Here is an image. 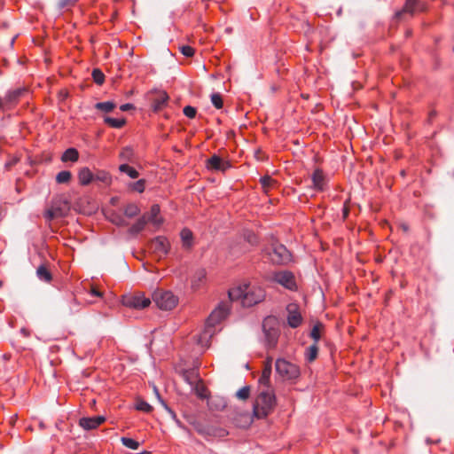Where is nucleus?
<instances>
[{
    "label": "nucleus",
    "mask_w": 454,
    "mask_h": 454,
    "mask_svg": "<svg viewBox=\"0 0 454 454\" xmlns=\"http://www.w3.org/2000/svg\"><path fill=\"white\" fill-rule=\"evenodd\" d=\"M228 295L231 301L241 299L243 306L252 307L264 300L265 291L260 286L244 283L229 290Z\"/></svg>",
    "instance_id": "nucleus-1"
},
{
    "label": "nucleus",
    "mask_w": 454,
    "mask_h": 454,
    "mask_svg": "<svg viewBox=\"0 0 454 454\" xmlns=\"http://www.w3.org/2000/svg\"><path fill=\"white\" fill-rule=\"evenodd\" d=\"M229 312L230 305L228 302L219 303V305L208 316L206 321L205 330L197 340L198 342L202 343V339L207 340L208 338H211L215 333L214 327L225 319ZM207 342L208 340L206 341L204 346H207Z\"/></svg>",
    "instance_id": "nucleus-2"
},
{
    "label": "nucleus",
    "mask_w": 454,
    "mask_h": 454,
    "mask_svg": "<svg viewBox=\"0 0 454 454\" xmlns=\"http://www.w3.org/2000/svg\"><path fill=\"white\" fill-rule=\"evenodd\" d=\"M176 372L178 373L183 380L187 382L192 390L200 399H206L208 397V390L202 380L200 378L199 368L192 367L189 369L176 368Z\"/></svg>",
    "instance_id": "nucleus-3"
},
{
    "label": "nucleus",
    "mask_w": 454,
    "mask_h": 454,
    "mask_svg": "<svg viewBox=\"0 0 454 454\" xmlns=\"http://www.w3.org/2000/svg\"><path fill=\"white\" fill-rule=\"evenodd\" d=\"M276 406V397L273 391L261 392L254 404V416L257 419H264L269 416Z\"/></svg>",
    "instance_id": "nucleus-4"
},
{
    "label": "nucleus",
    "mask_w": 454,
    "mask_h": 454,
    "mask_svg": "<svg viewBox=\"0 0 454 454\" xmlns=\"http://www.w3.org/2000/svg\"><path fill=\"white\" fill-rule=\"evenodd\" d=\"M160 207L159 205H153L149 214H145L139 218L129 229V233L136 235L145 230L147 223H151L154 228L153 231L157 230L162 223V218L159 216Z\"/></svg>",
    "instance_id": "nucleus-5"
},
{
    "label": "nucleus",
    "mask_w": 454,
    "mask_h": 454,
    "mask_svg": "<svg viewBox=\"0 0 454 454\" xmlns=\"http://www.w3.org/2000/svg\"><path fill=\"white\" fill-rule=\"evenodd\" d=\"M275 369L278 375L283 380H295L301 375L300 367L284 358H278L276 360Z\"/></svg>",
    "instance_id": "nucleus-6"
},
{
    "label": "nucleus",
    "mask_w": 454,
    "mask_h": 454,
    "mask_svg": "<svg viewBox=\"0 0 454 454\" xmlns=\"http://www.w3.org/2000/svg\"><path fill=\"white\" fill-rule=\"evenodd\" d=\"M69 210L68 201L62 197H57L52 200L50 207L45 211L44 217L47 221L65 217Z\"/></svg>",
    "instance_id": "nucleus-7"
},
{
    "label": "nucleus",
    "mask_w": 454,
    "mask_h": 454,
    "mask_svg": "<svg viewBox=\"0 0 454 454\" xmlns=\"http://www.w3.org/2000/svg\"><path fill=\"white\" fill-rule=\"evenodd\" d=\"M121 302L124 306L134 309H143L151 304V299L145 296L143 293L123 295Z\"/></svg>",
    "instance_id": "nucleus-8"
},
{
    "label": "nucleus",
    "mask_w": 454,
    "mask_h": 454,
    "mask_svg": "<svg viewBox=\"0 0 454 454\" xmlns=\"http://www.w3.org/2000/svg\"><path fill=\"white\" fill-rule=\"evenodd\" d=\"M274 322V317H267L264 319L262 324L266 345L269 348H274L277 346L279 337V330L276 327L270 326L271 323Z\"/></svg>",
    "instance_id": "nucleus-9"
},
{
    "label": "nucleus",
    "mask_w": 454,
    "mask_h": 454,
    "mask_svg": "<svg viewBox=\"0 0 454 454\" xmlns=\"http://www.w3.org/2000/svg\"><path fill=\"white\" fill-rule=\"evenodd\" d=\"M152 300L161 310L170 309V292L163 286H157L152 294Z\"/></svg>",
    "instance_id": "nucleus-10"
},
{
    "label": "nucleus",
    "mask_w": 454,
    "mask_h": 454,
    "mask_svg": "<svg viewBox=\"0 0 454 454\" xmlns=\"http://www.w3.org/2000/svg\"><path fill=\"white\" fill-rule=\"evenodd\" d=\"M270 261L278 265H286L292 262V254L283 245H276L269 253Z\"/></svg>",
    "instance_id": "nucleus-11"
},
{
    "label": "nucleus",
    "mask_w": 454,
    "mask_h": 454,
    "mask_svg": "<svg viewBox=\"0 0 454 454\" xmlns=\"http://www.w3.org/2000/svg\"><path fill=\"white\" fill-rule=\"evenodd\" d=\"M273 280L290 291H297L295 277L289 270H280L273 274Z\"/></svg>",
    "instance_id": "nucleus-12"
},
{
    "label": "nucleus",
    "mask_w": 454,
    "mask_h": 454,
    "mask_svg": "<svg viewBox=\"0 0 454 454\" xmlns=\"http://www.w3.org/2000/svg\"><path fill=\"white\" fill-rule=\"evenodd\" d=\"M27 92L25 88L9 90L3 98L6 112L12 110Z\"/></svg>",
    "instance_id": "nucleus-13"
},
{
    "label": "nucleus",
    "mask_w": 454,
    "mask_h": 454,
    "mask_svg": "<svg viewBox=\"0 0 454 454\" xmlns=\"http://www.w3.org/2000/svg\"><path fill=\"white\" fill-rule=\"evenodd\" d=\"M424 10L425 4L419 0H406L403 9L395 12V17L402 19L404 14H409L412 17L414 14L423 12Z\"/></svg>",
    "instance_id": "nucleus-14"
},
{
    "label": "nucleus",
    "mask_w": 454,
    "mask_h": 454,
    "mask_svg": "<svg viewBox=\"0 0 454 454\" xmlns=\"http://www.w3.org/2000/svg\"><path fill=\"white\" fill-rule=\"evenodd\" d=\"M287 324L292 328H297L302 323V317L296 303H290L286 307Z\"/></svg>",
    "instance_id": "nucleus-15"
},
{
    "label": "nucleus",
    "mask_w": 454,
    "mask_h": 454,
    "mask_svg": "<svg viewBox=\"0 0 454 454\" xmlns=\"http://www.w3.org/2000/svg\"><path fill=\"white\" fill-rule=\"evenodd\" d=\"M312 188L317 192H324L327 186V177L321 168H316L311 175Z\"/></svg>",
    "instance_id": "nucleus-16"
},
{
    "label": "nucleus",
    "mask_w": 454,
    "mask_h": 454,
    "mask_svg": "<svg viewBox=\"0 0 454 454\" xmlns=\"http://www.w3.org/2000/svg\"><path fill=\"white\" fill-rule=\"evenodd\" d=\"M206 167L209 170L225 171L231 165L218 155L214 154L207 160Z\"/></svg>",
    "instance_id": "nucleus-17"
},
{
    "label": "nucleus",
    "mask_w": 454,
    "mask_h": 454,
    "mask_svg": "<svg viewBox=\"0 0 454 454\" xmlns=\"http://www.w3.org/2000/svg\"><path fill=\"white\" fill-rule=\"evenodd\" d=\"M106 421L104 416H96L90 418H82L79 420V425L85 430H92L97 428L99 425Z\"/></svg>",
    "instance_id": "nucleus-18"
},
{
    "label": "nucleus",
    "mask_w": 454,
    "mask_h": 454,
    "mask_svg": "<svg viewBox=\"0 0 454 454\" xmlns=\"http://www.w3.org/2000/svg\"><path fill=\"white\" fill-rule=\"evenodd\" d=\"M152 249L159 254V257L160 258L163 254L166 255L168 254V241L165 237H157L154 240H153L151 245Z\"/></svg>",
    "instance_id": "nucleus-19"
},
{
    "label": "nucleus",
    "mask_w": 454,
    "mask_h": 454,
    "mask_svg": "<svg viewBox=\"0 0 454 454\" xmlns=\"http://www.w3.org/2000/svg\"><path fill=\"white\" fill-rule=\"evenodd\" d=\"M192 288L193 290H199L206 286L207 283V272L205 269L198 270L192 277Z\"/></svg>",
    "instance_id": "nucleus-20"
},
{
    "label": "nucleus",
    "mask_w": 454,
    "mask_h": 454,
    "mask_svg": "<svg viewBox=\"0 0 454 454\" xmlns=\"http://www.w3.org/2000/svg\"><path fill=\"white\" fill-rule=\"evenodd\" d=\"M153 98V107L154 111H159L165 106L168 100V95L163 90H155Z\"/></svg>",
    "instance_id": "nucleus-21"
},
{
    "label": "nucleus",
    "mask_w": 454,
    "mask_h": 454,
    "mask_svg": "<svg viewBox=\"0 0 454 454\" xmlns=\"http://www.w3.org/2000/svg\"><path fill=\"white\" fill-rule=\"evenodd\" d=\"M180 239L184 249L191 250L194 246V238L192 231L188 228H184L180 232Z\"/></svg>",
    "instance_id": "nucleus-22"
},
{
    "label": "nucleus",
    "mask_w": 454,
    "mask_h": 454,
    "mask_svg": "<svg viewBox=\"0 0 454 454\" xmlns=\"http://www.w3.org/2000/svg\"><path fill=\"white\" fill-rule=\"evenodd\" d=\"M78 178L82 185H87L93 181L94 174L89 169V168H82L80 169Z\"/></svg>",
    "instance_id": "nucleus-23"
},
{
    "label": "nucleus",
    "mask_w": 454,
    "mask_h": 454,
    "mask_svg": "<svg viewBox=\"0 0 454 454\" xmlns=\"http://www.w3.org/2000/svg\"><path fill=\"white\" fill-rule=\"evenodd\" d=\"M260 183L265 193H268L271 189L275 188L278 184L277 180L270 176L261 177Z\"/></svg>",
    "instance_id": "nucleus-24"
},
{
    "label": "nucleus",
    "mask_w": 454,
    "mask_h": 454,
    "mask_svg": "<svg viewBox=\"0 0 454 454\" xmlns=\"http://www.w3.org/2000/svg\"><path fill=\"white\" fill-rule=\"evenodd\" d=\"M78 159H79V153L74 148H68L67 150H66L64 152V153L61 156V160L63 162H67V161L75 162L78 160Z\"/></svg>",
    "instance_id": "nucleus-25"
},
{
    "label": "nucleus",
    "mask_w": 454,
    "mask_h": 454,
    "mask_svg": "<svg viewBox=\"0 0 454 454\" xmlns=\"http://www.w3.org/2000/svg\"><path fill=\"white\" fill-rule=\"evenodd\" d=\"M317 354H318L317 344H313V345L309 346L306 349V352H305V358H306L307 362L312 363L313 361H315L317 357Z\"/></svg>",
    "instance_id": "nucleus-26"
},
{
    "label": "nucleus",
    "mask_w": 454,
    "mask_h": 454,
    "mask_svg": "<svg viewBox=\"0 0 454 454\" xmlns=\"http://www.w3.org/2000/svg\"><path fill=\"white\" fill-rule=\"evenodd\" d=\"M93 180L103 183L106 185H109L111 184L112 178L109 173L104 170H98L94 175Z\"/></svg>",
    "instance_id": "nucleus-27"
},
{
    "label": "nucleus",
    "mask_w": 454,
    "mask_h": 454,
    "mask_svg": "<svg viewBox=\"0 0 454 454\" xmlns=\"http://www.w3.org/2000/svg\"><path fill=\"white\" fill-rule=\"evenodd\" d=\"M36 274L41 280L45 282H50L51 280V274L44 265H41L37 268Z\"/></svg>",
    "instance_id": "nucleus-28"
},
{
    "label": "nucleus",
    "mask_w": 454,
    "mask_h": 454,
    "mask_svg": "<svg viewBox=\"0 0 454 454\" xmlns=\"http://www.w3.org/2000/svg\"><path fill=\"white\" fill-rule=\"evenodd\" d=\"M116 105L112 101L99 102L95 105V108L105 113H110L115 108Z\"/></svg>",
    "instance_id": "nucleus-29"
},
{
    "label": "nucleus",
    "mask_w": 454,
    "mask_h": 454,
    "mask_svg": "<svg viewBox=\"0 0 454 454\" xmlns=\"http://www.w3.org/2000/svg\"><path fill=\"white\" fill-rule=\"evenodd\" d=\"M140 213L137 205L134 203L128 204L124 209V215L129 218L137 216Z\"/></svg>",
    "instance_id": "nucleus-30"
},
{
    "label": "nucleus",
    "mask_w": 454,
    "mask_h": 454,
    "mask_svg": "<svg viewBox=\"0 0 454 454\" xmlns=\"http://www.w3.org/2000/svg\"><path fill=\"white\" fill-rule=\"evenodd\" d=\"M72 177V174L70 171L63 170L57 174L56 182L58 184H67Z\"/></svg>",
    "instance_id": "nucleus-31"
},
{
    "label": "nucleus",
    "mask_w": 454,
    "mask_h": 454,
    "mask_svg": "<svg viewBox=\"0 0 454 454\" xmlns=\"http://www.w3.org/2000/svg\"><path fill=\"white\" fill-rule=\"evenodd\" d=\"M104 121L110 127L116 128V129L121 128L126 122V121L124 119H114L112 117H106Z\"/></svg>",
    "instance_id": "nucleus-32"
},
{
    "label": "nucleus",
    "mask_w": 454,
    "mask_h": 454,
    "mask_svg": "<svg viewBox=\"0 0 454 454\" xmlns=\"http://www.w3.org/2000/svg\"><path fill=\"white\" fill-rule=\"evenodd\" d=\"M119 169L121 172L126 173L131 178H137L139 176L138 172L128 164H121Z\"/></svg>",
    "instance_id": "nucleus-33"
},
{
    "label": "nucleus",
    "mask_w": 454,
    "mask_h": 454,
    "mask_svg": "<svg viewBox=\"0 0 454 454\" xmlns=\"http://www.w3.org/2000/svg\"><path fill=\"white\" fill-rule=\"evenodd\" d=\"M133 154L134 153L132 148L125 147L120 153L119 157L122 161H131L133 159Z\"/></svg>",
    "instance_id": "nucleus-34"
},
{
    "label": "nucleus",
    "mask_w": 454,
    "mask_h": 454,
    "mask_svg": "<svg viewBox=\"0 0 454 454\" xmlns=\"http://www.w3.org/2000/svg\"><path fill=\"white\" fill-rule=\"evenodd\" d=\"M270 375H271V372H270L268 369H263L262 372V375L259 379V383L261 385L269 387L270 382Z\"/></svg>",
    "instance_id": "nucleus-35"
},
{
    "label": "nucleus",
    "mask_w": 454,
    "mask_h": 454,
    "mask_svg": "<svg viewBox=\"0 0 454 454\" xmlns=\"http://www.w3.org/2000/svg\"><path fill=\"white\" fill-rule=\"evenodd\" d=\"M211 102L216 109H221L223 106V98L220 93H213L211 95Z\"/></svg>",
    "instance_id": "nucleus-36"
},
{
    "label": "nucleus",
    "mask_w": 454,
    "mask_h": 454,
    "mask_svg": "<svg viewBox=\"0 0 454 454\" xmlns=\"http://www.w3.org/2000/svg\"><path fill=\"white\" fill-rule=\"evenodd\" d=\"M121 442L125 447L131 450H137L139 447V443L131 438L122 437Z\"/></svg>",
    "instance_id": "nucleus-37"
},
{
    "label": "nucleus",
    "mask_w": 454,
    "mask_h": 454,
    "mask_svg": "<svg viewBox=\"0 0 454 454\" xmlns=\"http://www.w3.org/2000/svg\"><path fill=\"white\" fill-rule=\"evenodd\" d=\"M92 78L94 80V82L98 84V85H101L103 84L104 81H105V75L104 74L101 72V70L98 69V68H95L93 71H92Z\"/></svg>",
    "instance_id": "nucleus-38"
},
{
    "label": "nucleus",
    "mask_w": 454,
    "mask_h": 454,
    "mask_svg": "<svg viewBox=\"0 0 454 454\" xmlns=\"http://www.w3.org/2000/svg\"><path fill=\"white\" fill-rule=\"evenodd\" d=\"M136 409L138 411L149 412L153 410V407L144 400H137L136 403Z\"/></svg>",
    "instance_id": "nucleus-39"
},
{
    "label": "nucleus",
    "mask_w": 454,
    "mask_h": 454,
    "mask_svg": "<svg viewBox=\"0 0 454 454\" xmlns=\"http://www.w3.org/2000/svg\"><path fill=\"white\" fill-rule=\"evenodd\" d=\"M320 324L315 325L310 332V337L315 340L314 344H317L320 340Z\"/></svg>",
    "instance_id": "nucleus-40"
},
{
    "label": "nucleus",
    "mask_w": 454,
    "mask_h": 454,
    "mask_svg": "<svg viewBox=\"0 0 454 454\" xmlns=\"http://www.w3.org/2000/svg\"><path fill=\"white\" fill-rule=\"evenodd\" d=\"M179 51L184 56H185L187 58L192 57L195 53V50L192 46H189V45L180 46Z\"/></svg>",
    "instance_id": "nucleus-41"
},
{
    "label": "nucleus",
    "mask_w": 454,
    "mask_h": 454,
    "mask_svg": "<svg viewBox=\"0 0 454 454\" xmlns=\"http://www.w3.org/2000/svg\"><path fill=\"white\" fill-rule=\"evenodd\" d=\"M236 395L239 399L247 400L250 395V387L248 386L243 387L237 392Z\"/></svg>",
    "instance_id": "nucleus-42"
},
{
    "label": "nucleus",
    "mask_w": 454,
    "mask_h": 454,
    "mask_svg": "<svg viewBox=\"0 0 454 454\" xmlns=\"http://www.w3.org/2000/svg\"><path fill=\"white\" fill-rule=\"evenodd\" d=\"M111 222L117 226H126L128 225L127 221L120 215H114L111 217Z\"/></svg>",
    "instance_id": "nucleus-43"
},
{
    "label": "nucleus",
    "mask_w": 454,
    "mask_h": 454,
    "mask_svg": "<svg viewBox=\"0 0 454 454\" xmlns=\"http://www.w3.org/2000/svg\"><path fill=\"white\" fill-rule=\"evenodd\" d=\"M183 112H184V114L190 119L194 118L197 114L196 108L193 106H186L184 108Z\"/></svg>",
    "instance_id": "nucleus-44"
},
{
    "label": "nucleus",
    "mask_w": 454,
    "mask_h": 454,
    "mask_svg": "<svg viewBox=\"0 0 454 454\" xmlns=\"http://www.w3.org/2000/svg\"><path fill=\"white\" fill-rule=\"evenodd\" d=\"M132 189L138 192H142L145 190V180L140 179L132 184Z\"/></svg>",
    "instance_id": "nucleus-45"
},
{
    "label": "nucleus",
    "mask_w": 454,
    "mask_h": 454,
    "mask_svg": "<svg viewBox=\"0 0 454 454\" xmlns=\"http://www.w3.org/2000/svg\"><path fill=\"white\" fill-rule=\"evenodd\" d=\"M76 0H59L58 5L59 8H65L69 5H73Z\"/></svg>",
    "instance_id": "nucleus-46"
},
{
    "label": "nucleus",
    "mask_w": 454,
    "mask_h": 454,
    "mask_svg": "<svg viewBox=\"0 0 454 454\" xmlns=\"http://www.w3.org/2000/svg\"><path fill=\"white\" fill-rule=\"evenodd\" d=\"M154 392H155V394H156V395H157V397H158V399H159L160 403L162 404V406H163L167 411H170V409H169V407H168V405L167 402H166V401H164L163 399H161V397H160V394H159L158 390L156 389V387H154Z\"/></svg>",
    "instance_id": "nucleus-47"
},
{
    "label": "nucleus",
    "mask_w": 454,
    "mask_h": 454,
    "mask_svg": "<svg viewBox=\"0 0 454 454\" xmlns=\"http://www.w3.org/2000/svg\"><path fill=\"white\" fill-rule=\"evenodd\" d=\"M349 214V207H348V201H345L343 208H342V215L343 218L346 219L348 216Z\"/></svg>",
    "instance_id": "nucleus-48"
},
{
    "label": "nucleus",
    "mask_w": 454,
    "mask_h": 454,
    "mask_svg": "<svg viewBox=\"0 0 454 454\" xmlns=\"http://www.w3.org/2000/svg\"><path fill=\"white\" fill-rule=\"evenodd\" d=\"M19 159L14 157L13 159L10 160L8 162L5 163V168L7 169H10L12 166H14L18 162Z\"/></svg>",
    "instance_id": "nucleus-49"
},
{
    "label": "nucleus",
    "mask_w": 454,
    "mask_h": 454,
    "mask_svg": "<svg viewBox=\"0 0 454 454\" xmlns=\"http://www.w3.org/2000/svg\"><path fill=\"white\" fill-rule=\"evenodd\" d=\"M271 368H272V358H267V360L265 361L264 363V367L263 369H268L270 372H271Z\"/></svg>",
    "instance_id": "nucleus-50"
},
{
    "label": "nucleus",
    "mask_w": 454,
    "mask_h": 454,
    "mask_svg": "<svg viewBox=\"0 0 454 454\" xmlns=\"http://www.w3.org/2000/svg\"><path fill=\"white\" fill-rule=\"evenodd\" d=\"M134 108V106L132 104H124V105H121L120 109L121 111H129V110H131Z\"/></svg>",
    "instance_id": "nucleus-51"
},
{
    "label": "nucleus",
    "mask_w": 454,
    "mask_h": 454,
    "mask_svg": "<svg viewBox=\"0 0 454 454\" xmlns=\"http://www.w3.org/2000/svg\"><path fill=\"white\" fill-rule=\"evenodd\" d=\"M90 293H91V294L98 296V297L102 296V293L94 286L91 287Z\"/></svg>",
    "instance_id": "nucleus-52"
},
{
    "label": "nucleus",
    "mask_w": 454,
    "mask_h": 454,
    "mask_svg": "<svg viewBox=\"0 0 454 454\" xmlns=\"http://www.w3.org/2000/svg\"><path fill=\"white\" fill-rule=\"evenodd\" d=\"M0 111L6 112L5 106L4 105V98L0 96Z\"/></svg>",
    "instance_id": "nucleus-53"
},
{
    "label": "nucleus",
    "mask_w": 454,
    "mask_h": 454,
    "mask_svg": "<svg viewBox=\"0 0 454 454\" xmlns=\"http://www.w3.org/2000/svg\"><path fill=\"white\" fill-rule=\"evenodd\" d=\"M171 302H172V306H174L177 303V299H176L173 295H172Z\"/></svg>",
    "instance_id": "nucleus-54"
}]
</instances>
